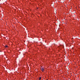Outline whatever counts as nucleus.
Segmentation results:
<instances>
[{
  "label": "nucleus",
  "instance_id": "f03ea898",
  "mask_svg": "<svg viewBox=\"0 0 80 80\" xmlns=\"http://www.w3.org/2000/svg\"><path fill=\"white\" fill-rule=\"evenodd\" d=\"M41 78H42L40 77L39 78V80H41Z\"/></svg>",
  "mask_w": 80,
  "mask_h": 80
},
{
  "label": "nucleus",
  "instance_id": "f257e3e1",
  "mask_svg": "<svg viewBox=\"0 0 80 80\" xmlns=\"http://www.w3.org/2000/svg\"><path fill=\"white\" fill-rule=\"evenodd\" d=\"M41 70L42 71V72H43V70H44V69L43 68H41Z\"/></svg>",
  "mask_w": 80,
  "mask_h": 80
},
{
  "label": "nucleus",
  "instance_id": "7ed1b4c3",
  "mask_svg": "<svg viewBox=\"0 0 80 80\" xmlns=\"http://www.w3.org/2000/svg\"><path fill=\"white\" fill-rule=\"evenodd\" d=\"M5 47L7 48V47H8V46L6 45L5 46Z\"/></svg>",
  "mask_w": 80,
  "mask_h": 80
}]
</instances>
